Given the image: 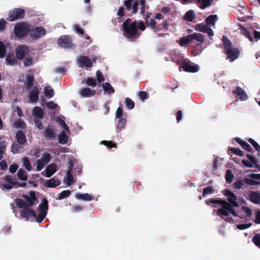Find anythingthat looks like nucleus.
<instances>
[{"label": "nucleus", "instance_id": "1", "mask_svg": "<svg viewBox=\"0 0 260 260\" xmlns=\"http://www.w3.org/2000/svg\"><path fill=\"white\" fill-rule=\"evenodd\" d=\"M206 203L208 205L211 204H220L222 207L218 209L217 211V215H221L223 216H227L229 215V213H232L234 212V209L233 208L234 206L229 204L225 200H222L221 199H210L205 201Z\"/></svg>", "mask_w": 260, "mask_h": 260}, {"label": "nucleus", "instance_id": "2", "mask_svg": "<svg viewBox=\"0 0 260 260\" xmlns=\"http://www.w3.org/2000/svg\"><path fill=\"white\" fill-rule=\"evenodd\" d=\"M131 21V18H127L122 24L123 35L128 39L136 37L137 34L138 36L140 35L138 31L137 21Z\"/></svg>", "mask_w": 260, "mask_h": 260}, {"label": "nucleus", "instance_id": "3", "mask_svg": "<svg viewBox=\"0 0 260 260\" xmlns=\"http://www.w3.org/2000/svg\"><path fill=\"white\" fill-rule=\"evenodd\" d=\"M14 31L18 38L22 39L30 33V27L25 22L17 23L14 26Z\"/></svg>", "mask_w": 260, "mask_h": 260}, {"label": "nucleus", "instance_id": "4", "mask_svg": "<svg viewBox=\"0 0 260 260\" xmlns=\"http://www.w3.org/2000/svg\"><path fill=\"white\" fill-rule=\"evenodd\" d=\"M57 44L64 48L72 49L75 47V45L72 42V38L68 35L60 36L57 41Z\"/></svg>", "mask_w": 260, "mask_h": 260}, {"label": "nucleus", "instance_id": "5", "mask_svg": "<svg viewBox=\"0 0 260 260\" xmlns=\"http://www.w3.org/2000/svg\"><path fill=\"white\" fill-rule=\"evenodd\" d=\"M25 11L21 8H15L9 13V17L7 18L10 21H14L24 17Z\"/></svg>", "mask_w": 260, "mask_h": 260}, {"label": "nucleus", "instance_id": "6", "mask_svg": "<svg viewBox=\"0 0 260 260\" xmlns=\"http://www.w3.org/2000/svg\"><path fill=\"white\" fill-rule=\"evenodd\" d=\"M51 154L46 152L42 154L41 158L37 160V165L36 167L37 171H40L44 167L45 165L47 164L51 160Z\"/></svg>", "mask_w": 260, "mask_h": 260}, {"label": "nucleus", "instance_id": "7", "mask_svg": "<svg viewBox=\"0 0 260 260\" xmlns=\"http://www.w3.org/2000/svg\"><path fill=\"white\" fill-rule=\"evenodd\" d=\"M29 51V48L25 45H21L15 49L16 57L18 60H21L24 58L26 55Z\"/></svg>", "mask_w": 260, "mask_h": 260}, {"label": "nucleus", "instance_id": "8", "mask_svg": "<svg viewBox=\"0 0 260 260\" xmlns=\"http://www.w3.org/2000/svg\"><path fill=\"white\" fill-rule=\"evenodd\" d=\"M222 193L226 197L228 203L234 206L235 207H238V203L237 202V198L236 196L230 189H225L222 191Z\"/></svg>", "mask_w": 260, "mask_h": 260}, {"label": "nucleus", "instance_id": "9", "mask_svg": "<svg viewBox=\"0 0 260 260\" xmlns=\"http://www.w3.org/2000/svg\"><path fill=\"white\" fill-rule=\"evenodd\" d=\"M46 34V30L41 26H37L30 29V36L34 40L44 36Z\"/></svg>", "mask_w": 260, "mask_h": 260}, {"label": "nucleus", "instance_id": "10", "mask_svg": "<svg viewBox=\"0 0 260 260\" xmlns=\"http://www.w3.org/2000/svg\"><path fill=\"white\" fill-rule=\"evenodd\" d=\"M183 70L186 72L196 73L199 71L198 64H191L189 62L183 61L181 64Z\"/></svg>", "mask_w": 260, "mask_h": 260}, {"label": "nucleus", "instance_id": "11", "mask_svg": "<svg viewBox=\"0 0 260 260\" xmlns=\"http://www.w3.org/2000/svg\"><path fill=\"white\" fill-rule=\"evenodd\" d=\"M57 171V165L55 163L48 165L44 172L41 173L42 175L45 177H51Z\"/></svg>", "mask_w": 260, "mask_h": 260}, {"label": "nucleus", "instance_id": "12", "mask_svg": "<svg viewBox=\"0 0 260 260\" xmlns=\"http://www.w3.org/2000/svg\"><path fill=\"white\" fill-rule=\"evenodd\" d=\"M40 91L38 87H34L30 90L28 98L31 103H36L39 100Z\"/></svg>", "mask_w": 260, "mask_h": 260}, {"label": "nucleus", "instance_id": "13", "mask_svg": "<svg viewBox=\"0 0 260 260\" xmlns=\"http://www.w3.org/2000/svg\"><path fill=\"white\" fill-rule=\"evenodd\" d=\"M246 156L249 159V161L245 160V167L251 168L254 165L256 168H260L258 161L255 156L249 154H247Z\"/></svg>", "mask_w": 260, "mask_h": 260}, {"label": "nucleus", "instance_id": "14", "mask_svg": "<svg viewBox=\"0 0 260 260\" xmlns=\"http://www.w3.org/2000/svg\"><path fill=\"white\" fill-rule=\"evenodd\" d=\"M225 54L228 56V58L230 61L233 62L235 59L238 58L240 55V51L239 49L236 48H233L230 50L225 51Z\"/></svg>", "mask_w": 260, "mask_h": 260}, {"label": "nucleus", "instance_id": "15", "mask_svg": "<svg viewBox=\"0 0 260 260\" xmlns=\"http://www.w3.org/2000/svg\"><path fill=\"white\" fill-rule=\"evenodd\" d=\"M29 196L26 194H23L22 197L27 202L29 207H32L35 205V202L37 201V198L36 193L34 191H30L29 192Z\"/></svg>", "mask_w": 260, "mask_h": 260}, {"label": "nucleus", "instance_id": "16", "mask_svg": "<svg viewBox=\"0 0 260 260\" xmlns=\"http://www.w3.org/2000/svg\"><path fill=\"white\" fill-rule=\"evenodd\" d=\"M78 62L82 68H91L92 63L90 58L87 56H81L78 59Z\"/></svg>", "mask_w": 260, "mask_h": 260}, {"label": "nucleus", "instance_id": "17", "mask_svg": "<svg viewBox=\"0 0 260 260\" xmlns=\"http://www.w3.org/2000/svg\"><path fill=\"white\" fill-rule=\"evenodd\" d=\"M43 136L47 139L54 140L55 138V129L52 125H49L43 132Z\"/></svg>", "mask_w": 260, "mask_h": 260}, {"label": "nucleus", "instance_id": "18", "mask_svg": "<svg viewBox=\"0 0 260 260\" xmlns=\"http://www.w3.org/2000/svg\"><path fill=\"white\" fill-rule=\"evenodd\" d=\"M60 183V181L55 176L49 180H45L44 185L47 187L54 188L59 185Z\"/></svg>", "mask_w": 260, "mask_h": 260}, {"label": "nucleus", "instance_id": "19", "mask_svg": "<svg viewBox=\"0 0 260 260\" xmlns=\"http://www.w3.org/2000/svg\"><path fill=\"white\" fill-rule=\"evenodd\" d=\"M145 21L146 25L147 26L150 27L155 32H157L161 30L160 25L156 26V22L155 21V19H154V17L151 18H148V20H146Z\"/></svg>", "mask_w": 260, "mask_h": 260}, {"label": "nucleus", "instance_id": "20", "mask_svg": "<svg viewBox=\"0 0 260 260\" xmlns=\"http://www.w3.org/2000/svg\"><path fill=\"white\" fill-rule=\"evenodd\" d=\"M15 137L18 143L21 145H25L27 143L26 136L22 131H18L16 134Z\"/></svg>", "mask_w": 260, "mask_h": 260}, {"label": "nucleus", "instance_id": "21", "mask_svg": "<svg viewBox=\"0 0 260 260\" xmlns=\"http://www.w3.org/2000/svg\"><path fill=\"white\" fill-rule=\"evenodd\" d=\"M249 200L254 204H260V192L251 191L249 194Z\"/></svg>", "mask_w": 260, "mask_h": 260}, {"label": "nucleus", "instance_id": "22", "mask_svg": "<svg viewBox=\"0 0 260 260\" xmlns=\"http://www.w3.org/2000/svg\"><path fill=\"white\" fill-rule=\"evenodd\" d=\"M20 215L22 217L24 218H26L27 219L32 216L33 217H36V213L35 211L32 209H25L20 212Z\"/></svg>", "mask_w": 260, "mask_h": 260}, {"label": "nucleus", "instance_id": "23", "mask_svg": "<svg viewBox=\"0 0 260 260\" xmlns=\"http://www.w3.org/2000/svg\"><path fill=\"white\" fill-rule=\"evenodd\" d=\"M34 80L35 78L33 75H27L26 81L24 83V87L27 89H30L34 85Z\"/></svg>", "mask_w": 260, "mask_h": 260}, {"label": "nucleus", "instance_id": "24", "mask_svg": "<svg viewBox=\"0 0 260 260\" xmlns=\"http://www.w3.org/2000/svg\"><path fill=\"white\" fill-rule=\"evenodd\" d=\"M83 97H91L95 94V90H92L89 87L82 88L80 92Z\"/></svg>", "mask_w": 260, "mask_h": 260}, {"label": "nucleus", "instance_id": "25", "mask_svg": "<svg viewBox=\"0 0 260 260\" xmlns=\"http://www.w3.org/2000/svg\"><path fill=\"white\" fill-rule=\"evenodd\" d=\"M32 114L35 117L42 119L44 116V112L41 107L36 106L32 110Z\"/></svg>", "mask_w": 260, "mask_h": 260}, {"label": "nucleus", "instance_id": "26", "mask_svg": "<svg viewBox=\"0 0 260 260\" xmlns=\"http://www.w3.org/2000/svg\"><path fill=\"white\" fill-rule=\"evenodd\" d=\"M18 60L13 53H8L6 56V60L7 63L10 66H13L17 63Z\"/></svg>", "mask_w": 260, "mask_h": 260}, {"label": "nucleus", "instance_id": "27", "mask_svg": "<svg viewBox=\"0 0 260 260\" xmlns=\"http://www.w3.org/2000/svg\"><path fill=\"white\" fill-rule=\"evenodd\" d=\"M224 50L225 51L232 49V44L231 41L225 35L222 36V38Z\"/></svg>", "mask_w": 260, "mask_h": 260}, {"label": "nucleus", "instance_id": "28", "mask_svg": "<svg viewBox=\"0 0 260 260\" xmlns=\"http://www.w3.org/2000/svg\"><path fill=\"white\" fill-rule=\"evenodd\" d=\"M233 94L237 99L241 101L244 100V90L239 87H237L235 90L233 91Z\"/></svg>", "mask_w": 260, "mask_h": 260}, {"label": "nucleus", "instance_id": "29", "mask_svg": "<svg viewBox=\"0 0 260 260\" xmlns=\"http://www.w3.org/2000/svg\"><path fill=\"white\" fill-rule=\"evenodd\" d=\"M39 211L40 212H43L47 213V210L48 209V200L44 198L42 200V203L39 205L38 208Z\"/></svg>", "mask_w": 260, "mask_h": 260}, {"label": "nucleus", "instance_id": "30", "mask_svg": "<svg viewBox=\"0 0 260 260\" xmlns=\"http://www.w3.org/2000/svg\"><path fill=\"white\" fill-rule=\"evenodd\" d=\"M104 90L108 94H113L115 92V90L112 86L111 84L109 82H106L102 84Z\"/></svg>", "mask_w": 260, "mask_h": 260}, {"label": "nucleus", "instance_id": "31", "mask_svg": "<svg viewBox=\"0 0 260 260\" xmlns=\"http://www.w3.org/2000/svg\"><path fill=\"white\" fill-rule=\"evenodd\" d=\"M184 18L185 20L192 22L196 18V14L193 10H190L185 13Z\"/></svg>", "mask_w": 260, "mask_h": 260}, {"label": "nucleus", "instance_id": "32", "mask_svg": "<svg viewBox=\"0 0 260 260\" xmlns=\"http://www.w3.org/2000/svg\"><path fill=\"white\" fill-rule=\"evenodd\" d=\"M217 19L218 17L216 15H211L205 19V22L208 25H213Z\"/></svg>", "mask_w": 260, "mask_h": 260}, {"label": "nucleus", "instance_id": "33", "mask_svg": "<svg viewBox=\"0 0 260 260\" xmlns=\"http://www.w3.org/2000/svg\"><path fill=\"white\" fill-rule=\"evenodd\" d=\"M191 41L192 40L190 37V35H189L187 36L181 38L179 40V44L181 46H185Z\"/></svg>", "mask_w": 260, "mask_h": 260}, {"label": "nucleus", "instance_id": "34", "mask_svg": "<svg viewBox=\"0 0 260 260\" xmlns=\"http://www.w3.org/2000/svg\"><path fill=\"white\" fill-rule=\"evenodd\" d=\"M76 198L78 200H82L84 201H91L92 200V196L87 193L81 194L78 193L76 195Z\"/></svg>", "mask_w": 260, "mask_h": 260}, {"label": "nucleus", "instance_id": "35", "mask_svg": "<svg viewBox=\"0 0 260 260\" xmlns=\"http://www.w3.org/2000/svg\"><path fill=\"white\" fill-rule=\"evenodd\" d=\"M140 5L139 0H134V2L132 3L131 16L136 14L138 11V6Z\"/></svg>", "mask_w": 260, "mask_h": 260}, {"label": "nucleus", "instance_id": "36", "mask_svg": "<svg viewBox=\"0 0 260 260\" xmlns=\"http://www.w3.org/2000/svg\"><path fill=\"white\" fill-rule=\"evenodd\" d=\"M190 35L192 41L193 40H196L201 43H203L205 41L203 35L200 33L194 32Z\"/></svg>", "mask_w": 260, "mask_h": 260}, {"label": "nucleus", "instance_id": "37", "mask_svg": "<svg viewBox=\"0 0 260 260\" xmlns=\"http://www.w3.org/2000/svg\"><path fill=\"white\" fill-rule=\"evenodd\" d=\"M59 143L61 144H66L68 141V137L65 132L62 131L58 136Z\"/></svg>", "mask_w": 260, "mask_h": 260}, {"label": "nucleus", "instance_id": "38", "mask_svg": "<svg viewBox=\"0 0 260 260\" xmlns=\"http://www.w3.org/2000/svg\"><path fill=\"white\" fill-rule=\"evenodd\" d=\"M15 203L17 206L19 208L25 209L28 207V204L22 199H16L15 201Z\"/></svg>", "mask_w": 260, "mask_h": 260}, {"label": "nucleus", "instance_id": "39", "mask_svg": "<svg viewBox=\"0 0 260 260\" xmlns=\"http://www.w3.org/2000/svg\"><path fill=\"white\" fill-rule=\"evenodd\" d=\"M140 5L141 6L140 13L144 15L145 11L149 9V6L146 4L145 0H140Z\"/></svg>", "mask_w": 260, "mask_h": 260}, {"label": "nucleus", "instance_id": "40", "mask_svg": "<svg viewBox=\"0 0 260 260\" xmlns=\"http://www.w3.org/2000/svg\"><path fill=\"white\" fill-rule=\"evenodd\" d=\"M14 126L17 128L25 129L26 128V124L23 120L17 119L14 122Z\"/></svg>", "mask_w": 260, "mask_h": 260}, {"label": "nucleus", "instance_id": "41", "mask_svg": "<svg viewBox=\"0 0 260 260\" xmlns=\"http://www.w3.org/2000/svg\"><path fill=\"white\" fill-rule=\"evenodd\" d=\"M212 1L213 0H197V2L201 5L200 7V8L204 9L211 5Z\"/></svg>", "mask_w": 260, "mask_h": 260}, {"label": "nucleus", "instance_id": "42", "mask_svg": "<svg viewBox=\"0 0 260 260\" xmlns=\"http://www.w3.org/2000/svg\"><path fill=\"white\" fill-rule=\"evenodd\" d=\"M45 95L50 99L52 98L54 95V90L50 86H46L44 88Z\"/></svg>", "mask_w": 260, "mask_h": 260}, {"label": "nucleus", "instance_id": "43", "mask_svg": "<svg viewBox=\"0 0 260 260\" xmlns=\"http://www.w3.org/2000/svg\"><path fill=\"white\" fill-rule=\"evenodd\" d=\"M22 149V147L20 144L13 143L11 146V151L13 154H17L20 153V150Z\"/></svg>", "mask_w": 260, "mask_h": 260}, {"label": "nucleus", "instance_id": "44", "mask_svg": "<svg viewBox=\"0 0 260 260\" xmlns=\"http://www.w3.org/2000/svg\"><path fill=\"white\" fill-rule=\"evenodd\" d=\"M234 175L231 170H227L225 173V179L228 183H231L233 180Z\"/></svg>", "mask_w": 260, "mask_h": 260}, {"label": "nucleus", "instance_id": "45", "mask_svg": "<svg viewBox=\"0 0 260 260\" xmlns=\"http://www.w3.org/2000/svg\"><path fill=\"white\" fill-rule=\"evenodd\" d=\"M17 176L18 178L23 181H26L27 179V176L25 172L22 169L18 170L17 172Z\"/></svg>", "mask_w": 260, "mask_h": 260}, {"label": "nucleus", "instance_id": "46", "mask_svg": "<svg viewBox=\"0 0 260 260\" xmlns=\"http://www.w3.org/2000/svg\"><path fill=\"white\" fill-rule=\"evenodd\" d=\"M67 184L68 186L71 185L73 183H74V177L72 175V171L71 170H69L67 173Z\"/></svg>", "mask_w": 260, "mask_h": 260}, {"label": "nucleus", "instance_id": "47", "mask_svg": "<svg viewBox=\"0 0 260 260\" xmlns=\"http://www.w3.org/2000/svg\"><path fill=\"white\" fill-rule=\"evenodd\" d=\"M71 192L70 190H63L60 193H59V196L56 199L58 200H62L69 197L71 195Z\"/></svg>", "mask_w": 260, "mask_h": 260}, {"label": "nucleus", "instance_id": "48", "mask_svg": "<svg viewBox=\"0 0 260 260\" xmlns=\"http://www.w3.org/2000/svg\"><path fill=\"white\" fill-rule=\"evenodd\" d=\"M34 63V59L32 56H27L26 57H24V60H23V64L24 66L29 67L32 65Z\"/></svg>", "mask_w": 260, "mask_h": 260}, {"label": "nucleus", "instance_id": "49", "mask_svg": "<svg viewBox=\"0 0 260 260\" xmlns=\"http://www.w3.org/2000/svg\"><path fill=\"white\" fill-rule=\"evenodd\" d=\"M23 166L28 171L31 169V166L29 158L27 157H25L23 159Z\"/></svg>", "mask_w": 260, "mask_h": 260}, {"label": "nucleus", "instance_id": "50", "mask_svg": "<svg viewBox=\"0 0 260 260\" xmlns=\"http://www.w3.org/2000/svg\"><path fill=\"white\" fill-rule=\"evenodd\" d=\"M208 27V26L203 23H199L195 26V29L197 31L205 33Z\"/></svg>", "mask_w": 260, "mask_h": 260}, {"label": "nucleus", "instance_id": "51", "mask_svg": "<svg viewBox=\"0 0 260 260\" xmlns=\"http://www.w3.org/2000/svg\"><path fill=\"white\" fill-rule=\"evenodd\" d=\"M228 152L229 154L233 153L239 156H242L243 155V152L242 151L236 148H229Z\"/></svg>", "mask_w": 260, "mask_h": 260}, {"label": "nucleus", "instance_id": "52", "mask_svg": "<svg viewBox=\"0 0 260 260\" xmlns=\"http://www.w3.org/2000/svg\"><path fill=\"white\" fill-rule=\"evenodd\" d=\"M125 104L126 107L129 110L133 109L135 107V102L129 98H125Z\"/></svg>", "mask_w": 260, "mask_h": 260}, {"label": "nucleus", "instance_id": "53", "mask_svg": "<svg viewBox=\"0 0 260 260\" xmlns=\"http://www.w3.org/2000/svg\"><path fill=\"white\" fill-rule=\"evenodd\" d=\"M85 83L88 86L93 87L96 86L97 85L96 80L94 78L91 77L87 78L85 80Z\"/></svg>", "mask_w": 260, "mask_h": 260}, {"label": "nucleus", "instance_id": "54", "mask_svg": "<svg viewBox=\"0 0 260 260\" xmlns=\"http://www.w3.org/2000/svg\"><path fill=\"white\" fill-rule=\"evenodd\" d=\"M101 143L105 146H106L107 147L109 148H116V144L114 142H113L112 141H106V140H104V141H102Z\"/></svg>", "mask_w": 260, "mask_h": 260}, {"label": "nucleus", "instance_id": "55", "mask_svg": "<svg viewBox=\"0 0 260 260\" xmlns=\"http://www.w3.org/2000/svg\"><path fill=\"white\" fill-rule=\"evenodd\" d=\"M46 213H44L43 212H39L38 216L36 215V217H35L36 218V221L38 223L42 222L46 217Z\"/></svg>", "mask_w": 260, "mask_h": 260}, {"label": "nucleus", "instance_id": "56", "mask_svg": "<svg viewBox=\"0 0 260 260\" xmlns=\"http://www.w3.org/2000/svg\"><path fill=\"white\" fill-rule=\"evenodd\" d=\"M214 192L213 187L211 186H207L203 189V196L205 197L207 194H212Z\"/></svg>", "mask_w": 260, "mask_h": 260}, {"label": "nucleus", "instance_id": "57", "mask_svg": "<svg viewBox=\"0 0 260 260\" xmlns=\"http://www.w3.org/2000/svg\"><path fill=\"white\" fill-rule=\"evenodd\" d=\"M6 54V48L3 42L0 41V58H3Z\"/></svg>", "mask_w": 260, "mask_h": 260}, {"label": "nucleus", "instance_id": "58", "mask_svg": "<svg viewBox=\"0 0 260 260\" xmlns=\"http://www.w3.org/2000/svg\"><path fill=\"white\" fill-rule=\"evenodd\" d=\"M245 183L250 185H259L260 184L259 182L258 181L247 178H245Z\"/></svg>", "mask_w": 260, "mask_h": 260}, {"label": "nucleus", "instance_id": "59", "mask_svg": "<svg viewBox=\"0 0 260 260\" xmlns=\"http://www.w3.org/2000/svg\"><path fill=\"white\" fill-rule=\"evenodd\" d=\"M96 77L97 81L100 83L104 82L105 80V78L102 73L99 70L96 72Z\"/></svg>", "mask_w": 260, "mask_h": 260}, {"label": "nucleus", "instance_id": "60", "mask_svg": "<svg viewBox=\"0 0 260 260\" xmlns=\"http://www.w3.org/2000/svg\"><path fill=\"white\" fill-rule=\"evenodd\" d=\"M247 141L254 147V148L257 151H260V146L252 138H249Z\"/></svg>", "mask_w": 260, "mask_h": 260}, {"label": "nucleus", "instance_id": "61", "mask_svg": "<svg viewBox=\"0 0 260 260\" xmlns=\"http://www.w3.org/2000/svg\"><path fill=\"white\" fill-rule=\"evenodd\" d=\"M252 241L255 245L260 248V234H255L252 239Z\"/></svg>", "mask_w": 260, "mask_h": 260}, {"label": "nucleus", "instance_id": "62", "mask_svg": "<svg viewBox=\"0 0 260 260\" xmlns=\"http://www.w3.org/2000/svg\"><path fill=\"white\" fill-rule=\"evenodd\" d=\"M4 180L8 183L14 185V183H15L16 179H13L11 176L9 175H6L4 177Z\"/></svg>", "mask_w": 260, "mask_h": 260}, {"label": "nucleus", "instance_id": "63", "mask_svg": "<svg viewBox=\"0 0 260 260\" xmlns=\"http://www.w3.org/2000/svg\"><path fill=\"white\" fill-rule=\"evenodd\" d=\"M119 119L118 120L117 123V127L119 128L120 129H122L124 127L126 120L124 118H118Z\"/></svg>", "mask_w": 260, "mask_h": 260}, {"label": "nucleus", "instance_id": "64", "mask_svg": "<svg viewBox=\"0 0 260 260\" xmlns=\"http://www.w3.org/2000/svg\"><path fill=\"white\" fill-rule=\"evenodd\" d=\"M73 28L76 32L79 35H83L84 34V30L82 29L78 24H75L73 26Z\"/></svg>", "mask_w": 260, "mask_h": 260}]
</instances>
